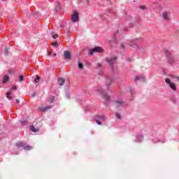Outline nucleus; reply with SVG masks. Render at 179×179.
Listing matches in <instances>:
<instances>
[{
	"label": "nucleus",
	"instance_id": "36",
	"mask_svg": "<svg viewBox=\"0 0 179 179\" xmlns=\"http://www.w3.org/2000/svg\"><path fill=\"white\" fill-rule=\"evenodd\" d=\"M97 67H98V68H101V64L98 63V64H97Z\"/></svg>",
	"mask_w": 179,
	"mask_h": 179
},
{
	"label": "nucleus",
	"instance_id": "5",
	"mask_svg": "<svg viewBox=\"0 0 179 179\" xmlns=\"http://www.w3.org/2000/svg\"><path fill=\"white\" fill-rule=\"evenodd\" d=\"M94 52H104V50L101 48V47H96L93 49H91L89 52V55H93Z\"/></svg>",
	"mask_w": 179,
	"mask_h": 179
},
{
	"label": "nucleus",
	"instance_id": "23",
	"mask_svg": "<svg viewBox=\"0 0 179 179\" xmlns=\"http://www.w3.org/2000/svg\"><path fill=\"white\" fill-rule=\"evenodd\" d=\"M6 97L8 99V100H12L13 97L10 96V92H7L6 93Z\"/></svg>",
	"mask_w": 179,
	"mask_h": 179
},
{
	"label": "nucleus",
	"instance_id": "26",
	"mask_svg": "<svg viewBox=\"0 0 179 179\" xmlns=\"http://www.w3.org/2000/svg\"><path fill=\"white\" fill-rule=\"evenodd\" d=\"M165 82H166V83H167V85H170V83H171V80H170L169 78H166Z\"/></svg>",
	"mask_w": 179,
	"mask_h": 179
},
{
	"label": "nucleus",
	"instance_id": "24",
	"mask_svg": "<svg viewBox=\"0 0 179 179\" xmlns=\"http://www.w3.org/2000/svg\"><path fill=\"white\" fill-rule=\"evenodd\" d=\"M19 80H20V82H23V80H24V76H20Z\"/></svg>",
	"mask_w": 179,
	"mask_h": 179
},
{
	"label": "nucleus",
	"instance_id": "21",
	"mask_svg": "<svg viewBox=\"0 0 179 179\" xmlns=\"http://www.w3.org/2000/svg\"><path fill=\"white\" fill-rule=\"evenodd\" d=\"M130 47H132L133 48H138V45L134 42H131V43H130Z\"/></svg>",
	"mask_w": 179,
	"mask_h": 179
},
{
	"label": "nucleus",
	"instance_id": "30",
	"mask_svg": "<svg viewBox=\"0 0 179 179\" xmlns=\"http://www.w3.org/2000/svg\"><path fill=\"white\" fill-rule=\"evenodd\" d=\"M21 125H27V120H24L21 122Z\"/></svg>",
	"mask_w": 179,
	"mask_h": 179
},
{
	"label": "nucleus",
	"instance_id": "43",
	"mask_svg": "<svg viewBox=\"0 0 179 179\" xmlns=\"http://www.w3.org/2000/svg\"><path fill=\"white\" fill-rule=\"evenodd\" d=\"M3 1V0H2Z\"/></svg>",
	"mask_w": 179,
	"mask_h": 179
},
{
	"label": "nucleus",
	"instance_id": "22",
	"mask_svg": "<svg viewBox=\"0 0 179 179\" xmlns=\"http://www.w3.org/2000/svg\"><path fill=\"white\" fill-rule=\"evenodd\" d=\"M54 100H55V96H52L49 98L48 101L49 103H53Z\"/></svg>",
	"mask_w": 179,
	"mask_h": 179
},
{
	"label": "nucleus",
	"instance_id": "39",
	"mask_svg": "<svg viewBox=\"0 0 179 179\" xmlns=\"http://www.w3.org/2000/svg\"><path fill=\"white\" fill-rule=\"evenodd\" d=\"M140 9H145V6H141Z\"/></svg>",
	"mask_w": 179,
	"mask_h": 179
},
{
	"label": "nucleus",
	"instance_id": "35",
	"mask_svg": "<svg viewBox=\"0 0 179 179\" xmlns=\"http://www.w3.org/2000/svg\"><path fill=\"white\" fill-rule=\"evenodd\" d=\"M17 87L16 86H13L12 88H11V90H16Z\"/></svg>",
	"mask_w": 179,
	"mask_h": 179
},
{
	"label": "nucleus",
	"instance_id": "27",
	"mask_svg": "<svg viewBox=\"0 0 179 179\" xmlns=\"http://www.w3.org/2000/svg\"><path fill=\"white\" fill-rule=\"evenodd\" d=\"M51 36H52L53 38H57L58 37V34L54 35V32H51Z\"/></svg>",
	"mask_w": 179,
	"mask_h": 179
},
{
	"label": "nucleus",
	"instance_id": "37",
	"mask_svg": "<svg viewBox=\"0 0 179 179\" xmlns=\"http://www.w3.org/2000/svg\"><path fill=\"white\" fill-rule=\"evenodd\" d=\"M127 60L129 61V62H132V59H131V58H127Z\"/></svg>",
	"mask_w": 179,
	"mask_h": 179
},
{
	"label": "nucleus",
	"instance_id": "20",
	"mask_svg": "<svg viewBox=\"0 0 179 179\" xmlns=\"http://www.w3.org/2000/svg\"><path fill=\"white\" fill-rule=\"evenodd\" d=\"M101 17L102 20H106V19H107V17H108V15L106 13H103V14H101Z\"/></svg>",
	"mask_w": 179,
	"mask_h": 179
},
{
	"label": "nucleus",
	"instance_id": "32",
	"mask_svg": "<svg viewBox=\"0 0 179 179\" xmlns=\"http://www.w3.org/2000/svg\"><path fill=\"white\" fill-rule=\"evenodd\" d=\"M8 52H9V49L8 48H6L4 50V55H8Z\"/></svg>",
	"mask_w": 179,
	"mask_h": 179
},
{
	"label": "nucleus",
	"instance_id": "11",
	"mask_svg": "<svg viewBox=\"0 0 179 179\" xmlns=\"http://www.w3.org/2000/svg\"><path fill=\"white\" fill-rule=\"evenodd\" d=\"M169 14L167 12H164L162 13V16H163V18L164 19V20H167V21L170 20V17H169Z\"/></svg>",
	"mask_w": 179,
	"mask_h": 179
},
{
	"label": "nucleus",
	"instance_id": "38",
	"mask_svg": "<svg viewBox=\"0 0 179 179\" xmlns=\"http://www.w3.org/2000/svg\"><path fill=\"white\" fill-rule=\"evenodd\" d=\"M15 102L17 103V104H19V103H20V101L19 99H16Z\"/></svg>",
	"mask_w": 179,
	"mask_h": 179
},
{
	"label": "nucleus",
	"instance_id": "31",
	"mask_svg": "<svg viewBox=\"0 0 179 179\" xmlns=\"http://www.w3.org/2000/svg\"><path fill=\"white\" fill-rule=\"evenodd\" d=\"M115 117H116V118H117L118 120H120V119H121V115H120V113H116V114H115Z\"/></svg>",
	"mask_w": 179,
	"mask_h": 179
},
{
	"label": "nucleus",
	"instance_id": "16",
	"mask_svg": "<svg viewBox=\"0 0 179 179\" xmlns=\"http://www.w3.org/2000/svg\"><path fill=\"white\" fill-rule=\"evenodd\" d=\"M169 87H171L172 89V90H173L174 92H176V90H177V86L176 85V84L171 83H170V85H169Z\"/></svg>",
	"mask_w": 179,
	"mask_h": 179
},
{
	"label": "nucleus",
	"instance_id": "8",
	"mask_svg": "<svg viewBox=\"0 0 179 179\" xmlns=\"http://www.w3.org/2000/svg\"><path fill=\"white\" fill-rule=\"evenodd\" d=\"M113 81H114V78H113V76H107L106 86V87H108V89L110 87L112 82H113Z\"/></svg>",
	"mask_w": 179,
	"mask_h": 179
},
{
	"label": "nucleus",
	"instance_id": "3",
	"mask_svg": "<svg viewBox=\"0 0 179 179\" xmlns=\"http://www.w3.org/2000/svg\"><path fill=\"white\" fill-rule=\"evenodd\" d=\"M115 61H117V57H110V58H106V62H108L109 66L112 68V71H115V67L114 66V64H115Z\"/></svg>",
	"mask_w": 179,
	"mask_h": 179
},
{
	"label": "nucleus",
	"instance_id": "10",
	"mask_svg": "<svg viewBox=\"0 0 179 179\" xmlns=\"http://www.w3.org/2000/svg\"><path fill=\"white\" fill-rule=\"evenodd\" d=\"M115 103L117 104V106H120L122 107H124V106H125V102L123 101L121 99H117L116 101H115Z\"/></svg>",
	"mask_w": 179,
	"mask_h": 179
},
{
	"label": "nucleus",
	"instance_id": "6",
	"mask_svg": "<svg viewBox=\"0 0 179 179\" xmlns=\"http://www.w3.org/2000/svg\"><path fill=\"white\" fill-rule=\"evenodd\" d=\"M165 55L168 59L169 64H173V62H174V58L173 57L171 53L169 50H166L165 52Z\"/></svg>",
	"mask_w": 179,
	"mask_h": 179
},
{
	"label": "nucleus",
	"instance_id": "40",
	"mask_svg": "<svg viewBox=\"0 0 179 179\" xmlns=\"http://www.w3.org/2000/svg\"><path fill=\"white\" fill-rule=\"evenodd\" d=\"M121 48L124 49V48H125V45H124V44L122 43L121 44Z\"/></svg>",
	"mask_w": 179,
	"mask_h": 179
},
{
	"label": "nucleus",
	"instance_id": "9",
	"mask_svg": "<svg viewBox=\"0 0 179 179\" xmlns=\"http://www.w3.org/2000/svg\"><path fill=\"white\" fill-rule=\"evenodd\" d=\"M71 58H72V55H71V52L69 51H65L64 59H68L69 61H71Z\"/></svg>",
	"mask_w": 179,
	"mask_h": 179
},
{
	"label": "nucleus",
	"instance_id": "34",
	"mask_svg": "<svg viewBox=\"0 0 179 179\" xmlns=\"http://www.w3.org/2000/svg\"><path fill=\"white\" fill-rule=\"evenodd\" d=\"M48 57H51V55H52V52H48Z\"/></svg>",
	"mask_w": 179,
	"mask_h": 179
},
{
	"label": "nucleus",
	"instance_id": "19",
	"mask_svg": "<svg viewBox=\"0 0 179 179\" xmlns=\"http://www.w3.org/2000/svg\"><path fill=\"white\" fill-rule=\"evenodd\" d=\"M51 108V106H46V107H41L40 108L41 111H47V110H50Z\"/></svg>",
	"mask_w": 179,
	"mask_h": 179
},
{
	"label": "nucleus",
	"instance_id": "7",
	"mask_svg": "<svg viewBox=\"0 0 179 179\" xmlns=\"http://www.w3.org/2000/svg\"><path fill=\"white\" fill-rule=\"evenodd\" d=\"M71 20L73 23H76L79 20V13L77 11H74L71 15Z\"/></svg>",
	"mask_w": 179,
	"mask_h": 179
},
{
	"label": "nucleus",
	"instance_id": "41",
	"mask_svg": "<svg viewBox=\"0 0 179 179\" xmlns=\"http://www.w3.org/2000/svg\"><path fill=\"white\" fill-rule=\"evenodd\" d=\"M53 57H57V53H53Z\"/></svg>",
	"mask_w": 179,
	"mask_h": 179
},
{
	"label": "nucleus",
	"instance_id": "2",
	"mask_svg": "<svg viewBox=\"0 0 179 179\" xmlns=\"http://www.w3.org/2000/svg\"><path fill=\"white\" fill-rule=\"evenodd\" d=\"M16 146L17 148H18V149L20 148H23L24 150H31V149H33L32 146L26 145V143H24V141H20L17 143Z\"/></svg>",
	"mask_w": 179,
	"mask_h": 179
},
{
	"label": "nucleus",
	"instance_id": "17",
	"mask_svg": "<svg viewBox=\"0 0 179 179\" xmlns=\"http://www.w3.org/2000/svg\"><path fill=\"white\" fill-rule=\"evenodd\" d=\"M135 80H142L143 82H145V76H136L135 78Z\"/></svg>",
	"mask_w": 179,
	"mask_h": 179
},
{
	"label": "nucleus",
	"instance_id": "15",
	"mask_svg": "<svg viewBox=\"0 0 179 179\" xmlns=\"http://www.w3.org/2000/svg\"><path fill=\"white\" fill-rule=\"evenodd\" d=\"M30 129L32 132H39L40 131V129H36V127H34V125H31Z\"/></svg>",
	"mask_w": 179,
	"mask_h": 179
},
{
	"label": "nucleus",
	"instance_id": "42",
	"mask_svg": "<svg viewBox=\"0 0 179 179\" xmlns=\"http://www.w3.org/2000/svg\"><path fill=\"white\" fill-rule=\"evenodd\" d=\"M136 41V39H134V41Z\"/></svg>",
	"mask_w": 179,
	"mask_h": 179
},
{
	"label": "nucleus",
	"instance_id": "1",
	"mask_svg": "<svg viewBox=\"0 0 179 179\" xmlns=\"http://www.w3.org/2000/svg\"><path fill=\"white\" fill-rule=\"evenodd\" d=\"M95 92L98 93V94H101L106 100V101H110V96L107 94V92L101 88V87H99L97 89L95 90Z\"/></svg>",
	"mask_w": 179,
	"mask_h": 179
},
{
	"label": "nucleus",
	"instance_id": "13",
	"mask_svg": "<svg viewBox=\"0 0 179 179\" xmlns=\"http://www.w3.org/2000/svg\"><path fill=\"white\" fill-rule=\"evenodd\" d=\"M55 12H59L61 10V3L59 2H56V7L55 8Z\"/></svg>",
	"mask_w": 179,
	"mask_h": 179
},
{
	"label": "nucleus",
	"instance_id": "4",
	"mask_svg": "<svg viewBox=\"0 0 179 179\" xmlns=\"http://www.w3.org/2000/svg\"><path fill=\"white\" fill-rule=\"evenodd\" d=\"M107 119V117L103 115H96L95 116V121L96 122V124H98V125H101V121H106V120ZM101 121H100V120Z\"/></svg>",
	"mask_w": 179,
	"mask_h": 179
},
{
	"label": "nucleus",
	"instance_id": "12",
	"mask_svg": "<svg viewBox=\"0 0 179 179\" xmlns=\"http://www.w3.org/2000/svg\"><path fill=\"white\" fill-rule=\"evenodd\" d=\"M136 142L141 143L143 141V136L142 134H138L136 136Z\"/></svg>",
	"mask_w": 179,
	"mask_h": 179
},
{
	"label": "nucleus",
	"instance_id": "33",
	"mask_svg": "<svg viewBox=\"0 0 179 179\" xmlns=\"http://www.w3.org/2000/svg\"><path fill=\"white\" fill-rule=\"evenodd\" d=\"M13 72H15V70L10 69L8 70V73H10V75H12V73H13Z\"/></svg>",
	"mask_w": 179,
	"mask_h": 179
},
{
	"label": "nucleus",
	"instance_id": "18",
	"mask_svg": "<svg viewBox=\"0 0 179 179\" xmlns=\"http://www.w3.org/2000/svg\"><path fill=\"white\" fill-rule=\"evenodd\" d=\"M8 81H9V77L8 76V75H4L3 77V83H6Z\"/></svg>",
	"mask_w": 179,
	"mask_h": 179
},
{
	"label": "nucleus",
	"instance_id": "14",
	"mask_svg": "<svg viewBox=\"0 0 179 179\" xmlns=\"http://www.w3.org/2000/svg\"><path fill=\"white\" fill-rule=\"evenodd\" d=\"M64 83H65V79L62 78H59L58 79V84L59 85V86H64Z\"/></svg>",
	"mask_w": 179,
	"mask_h": 179
},
{
	"label": "nucleus",
	"instance_id": "28",
	"mask_svg": "<svg viewBox=\"0 0 179 179\" xmlns=\"http://www.w3.org/2000/svg\"><path fill=\"white\" fill-rule=\"evenodd\" d=\"M52 47H58V43L57 42H52Z\"/></svg>",
	"mask_w": 179,
	"mask_h": 179
},
{
	"label": "nucleus",
	"instance_id": "29",
	"mask_svg": "<svg viewBox=\"0 0 179 179\" xmlns=\"http://www.w3.org/2000/svg\"><path fill=\"white\" fill-rule=\"evenodd\" d=\"M79 69H83V64L82 63H78Z\"/></svg>",
	"mask_w": 179,
	"mask_h": 179
},
{
	"label": "nucleus",
	"instance_id": "25",
	"mask_svg": "<svg viewBox=\"0 0 179 179\" xmlns=\"http://www.w3.org/2000/svg\"><path fill=\"white\" fill-rule=\"evenodd\" d=\"M34 82H36V83H38V82H40V77L38 76H36V78L34 80Z\"/></svg>",
	"mask_w": 179,
	"mask_h": 179
}]
</instances>
